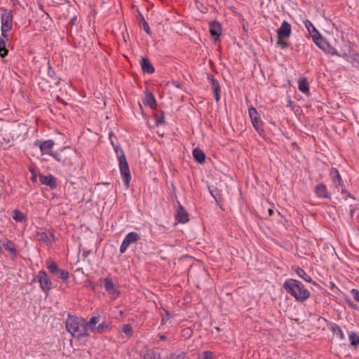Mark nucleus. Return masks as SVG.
<instances>
[{
	"mask_svg": "<svg viewBox=\"0 0 359 359\" xmlns=\"http://www.w3.org/2000/svg\"><path fill=\"white\" fill-rule=\"evenodd\" d=\"M283 287L286 292L292 296L297 302H304L310 297V292L302 282L296 279H286Z\"/></svg>",
	"mask_w": 359,
	"mask_h": 359,
	"instance_id": "nucleus-1",
	"label": "nucleus"
},
{
	"mask_svg": "<svg viewBox=\"0 0 359 359\" xmlns=\"http://www.w3.org/2000/svg\"><path fill=\"white\" fill-rule=\"evenodd\" d=\"M67 330L76 339L81 340L89 336L84 318L68 315L65 325Z\"/></svg>",
	"mask_w": 359,
	"mask_h": 359,
	"instance_id": "nucleus-2",
	"label": "nucleus"
},
{
	"mask_svg": "<svg viewBox=\"0 0 359 359\" xmlns=\"http://www.w3.org/2000/svg\"><path fill=\"white\" fill-rule=\"evenodd\" d=\"M112 133H109V139L111 145L114 149V151L116 154L117 158L118 160V165L121 172V175L123 177V180L125 182V184L127 187L130 185V181L131 180V175L129 169V166L123 149L120 147L119 145L116 144L114 141L112 140Z\"/></svg>",
	"mask_w": 359,
	"mask_h": 359,
	"instance_id": "nucleus-3",
	"label": "nucleus"
},
{
	"mask_svg": "<svg viewBox=\"0 0 359 359\" xmlns=\"http://www.w3.org/2000/svg\"><path fill=\"white\" fill-rule=\"evenodd\" d=\"M292 32V28L290 23L284 20L280 27L277 30V44L282 48H287L289 46L285 39H288Z\"/></svg>",
	"mask_w": 359,
	"mask_h": 359,
	"instance_id": "nucleus-4",
	"label": "nucleus"
},
{
	"mask_svg": "<svg viewBox=\"0 0 359 359\" xmlns=\"http://www.w3.org/2000/svg\"><path fill=\"white\" fill-rule=\"evenodd\" d=\"M13 15L11 10H4L1 17V29L2 37L8 39L7 32L12 29Z\"/></svg>",
	"mask_w": 359,
	"mask_h": 359,
	"instance_id": "nucleus-5",
	"label": "nucleus"
},
{
	"mask_svg": "<svg viewBox=\"0 0 359 359\" xmlns=\"http://www.w3.org/2000/svg\"><path fill=\"white\" fill-rule=\"evenodd\" d=\"M101 284L104 285V287L109 295L111 299H116L120 295V291L118 287L114 285L113 280L111 277L101 278L100 279Z\"/></svg>",
	"mask_w": 359,
	"mask_h": 359,
	"instance_id": "nucleus-6",
	"label": "nucleus"
},
{
	"mask_svg": "<svg viewBox=\"0 0 359 359\" xmlns=\"http://www.w3.org/2000/svg\"><path fill=\"white\" fill-rule=\"evenodd\" d=\"M140 236L137 232L132 231L128 233L125 236L120 246V252L123 254L127 250L130 244L137 243L139 240H140Z\"/></svg>",
	"mask_w": 359,
	"mask_h": 359,
	"instance_id": "nucleus-7",
	"label": "nucleus"
},
{
	"mask_svg": "<svg viewBox=\"0 0 359 359\" xmlns=\"http://www.w3.org/2000/svg\"><path fill=\"white\" fill-rule=\"evenodd\" d=\"M36 279L40 283V287L43 291L49 292L52 289V282L45 271H39Z\"/></svg>",
	"mask_w": 359,
	"mask_h": 359,
	"instance_id": "nucleus-8",
	"label": "nucleus"
},
{
	"mask_svg": "<svg viewBox=\"0 0 359 359\" xmlns=\"http://www.w3.org/2000/svg\"><path fill=\"white\" fill-rule=\"evenodd\" d=\"M35 147H37L40 149L41 154L51 155L53 152V148L55 145V142L52 140H37L34 143Z\"/></svg>",
	"mask_w": 359,
	"mask_h": 359,
	"instance_id": "nucleus-9",
	"label": "nucleus"
},
{
	"mask_svg": "<svg viewBox=\"0 0 359 359\" xmlns=\"http://www.w3.org/2000/svg\"><path fill=\"white\" fill-rule=\"evenodd\" d=\"M248 113L254 128L257 132L259 133L260 131H262V121L260 118L259 113L257 112V109L252 106H250L249 107Z\"/></svg>",
	"mask_w": 359,
	"mask_h": 359,
	"instance_id": "nucleus-10",
	"label": "nucleus"
},
{
	"mask_svg": "<svg viewBox=\"0 0 359 359\" xmlns=\"http://www.w3.org/2000/svg\"><path fill=\"white\" fill-rule=\"evenodd\" d=\"M39 181L42 184L48 186L50 189H53L57 187V181L56 178L52 175H44L42 174H40L39 176Z\"/></svg>",
	"mask_w": 359,
	"mask_h": 359,
	"instance_id": "nucleus-11",
	"label": "nucleus"
},
{
	"mask_svg": "<svg viewBox=\"0 0 359 359\" xmlns=\"http://www.w3.org/2000/svg\"><path fill=\"white\" fill-rule=\"evenodd\" d=\"M208 80L210 81L211 89L214 93L215 100L218 102L220 100V86L217 79L212 75L208 76Z\"/></svg>",
	"mask_w": 359,
	"mask_h": 359,
	"instance_id": "nucleus-12",
	"label": "nucleus"
},
{
	"mask_svg": "<svg viewBox=\"0 0 359 359\" xmlns=\"http://www.w3.org/2000/svg\"><path fill=\"white\" fill-rule=\"evenodd\" d=\"M1 244L3 248L11 255L15 257H17V250L15 247L14 243L7 238H4L1 240Z\"/></svg>",
	"mask_w": 359,
	"mask_h": 359,
	"instance_id": "nucleus-13",
	"label": "nucleus"
},
{
	"mask_svg": "<svg viewBox=\"0 0 359 359\" xmlns=\"http://www.w3.org/2000/svg\"><path fill=\"white\" fill-rule=\"evenodd\" d=\"M330 175L332 179V182L334 186L337 188L338 187H343L344 182L341 178V175L339 174L338 170L335 168H332L330 170Z\"/></svg>",
	"mask_w": 359,
	"mask_h": 359,
	"instance_id": "nucleus-14",
	"label": "nucleus"
},
{
	"mask_svg": "<svg viewBox=\"0 0 359 359\" xmlns=\"http://www.w3.org/2000/svg\"><path fill=\"white\" fill-rule=\"evenodd\" d=\"M315 193L319 198H330V196L329 194V192L327 189L326 186L323 184L320 183L318 184L315 188Z\"/></svg>",
	"mask_w": 359,
	"mask_h": 359,
	"instance_id": "nucleus-15",
	"label": "nucleus"
},
{
	"mask_svg": "<svg viewBox=\"0 0 359 359\" xmlns=\"http://www.w3.org/2000/svg\"><path fill=\"white\" fill-rule=\"evenodd\" d=\"M175 219L177 221H178V222L180 223H186L189 221L187 212L181 205H179V208L177 210Z\"/></svg>",
	"mask_w": 359,
	"mask_h": 359,
	"instance_id": "nucleus-16",
	"label": "nucleus"
},
{
	"mask_svg": "<svg viewBox=\"0 0 359 359\" xmlns=\"http://www.w3.org/2000/svg\"><path fill=\"white\" fill-rule=\"evenodd\" d=\"M140 65L142 71L145 73L152 74L155 71L154 66L147 57H141Z\"/></svg>",
	"mask_w": 359,
	"mask_h": 359,
	"instance_id": "nucleus-17",
	"label": "nucleus"
},
{
	"mask_svg": "<svg viewBox=\"0 0 359 359\" xmlns=\"http://www.w3.org/2000/svg\"><path fill=\"white\" fill-rule=\"evenodd\" d=\"M210 33L212 36L219 37L222 34V27L219 22L217 21L209 24Z\"/></svg>",
	"mask_w": 359,
	"mask_h": 359,
	"instance_id": "nucleus-18",
	"label": "nucleus"
},
{
	"mask_svg": "<svg viewBox=\"0 0 359 359\" xmlns=\"http://www.w3.org/2000/svg\"><path fill=\"white\" fill-rule=\"evenodd\" d=\"M144 103L145 105L149 106L151 109H155L156 107V100L154 95L150 92H147L145 93Z\"/></svg>",
	"mask_w": 359,
	"mask_h": 359,
	"instance_id": "nucleus-19",
	"label": "nucleus"
},
{
	"mask_svg": "<svg viewBox=\"0 0 359 359\" xmlns=\"http://www.w3.org/2000/svg\"><path fill=\"white\" fill-rule=\"evenodd\" d=\"M193 156L195 161L199 163H203L205 160V153L200 149L196 148L193 150Z\"/></svg>",
	"mask_w": 359,
	"mask_h": 359,
	"instance_id": "nucleus-20",
	"label": "nucleus"
},
{
	"mask_svg": "<svg viewBox=\"0 0 359 359\" xmlns=\"http://www.w3.org/2000/svg\"><path fill=\"white\" fill-rule=\"evenodd\" d=\"M46 266L52 274L55 276L59 274L60 269L58 268L57 264L52 259H49L48 260H47Z\"/></svg>",
	"mask_w": 359,
	"mask_h": 359,
	"instance_id": "nucleus-21",
	"label": "nucleus"
},
{
	"mask_svg": "<svg viewBox=\"0 0 359 359\" xmlns=\"http://www.w3.org/2000/svg\"><path fill=\"white\" fill-rule=\"evenodd\" d=\"M109 327V323L107 322H102L100 323L96 327L92 328L93 333L102 334L106 332Z\"/></svg>",
	"mask_w": 359,
	"mask_h": 359,
	"instance_id": "nucleus-22",
	"label": "nucleus"
},
{
	"mask_svg": "<svg viewBox=\"0 0 359 359\" xmlns=\"http://www.w3.org/2000/svg\"><path fill=\"white\" fill-rule=\"evenodd\" d=\"M295 272L299 278H303L305 281H306L308 283H312L313 284L315 283V282L312 280V278L309 276L307 275V273L303 269H302L300 267H297L295 269Z\"/></svg>",
	"mask_w": 359,
	"mask_h": 359,
	"instance_id": "nucleus-23",
	"label": "nucleus"
},
{
	"mask_svg": "<svg viewBox=\"0 0 359 359\" xmlns=\"http://www.w3.org/2000/svg\"><path fill=\"white\" fill-rule=\"evenodd\" d=\"M331 330L334 335L339 337L340 339L344 340L345 339V336L341 328L337 325L334 323L331 325Z\"/></svg>",
	"mask_w": 359,
	"mask_h": 359,
	"instance_id": "nucleus-24",
	"label": "nucleus"
},
{
	"mask_svg": "<svg viewBox=\"0 0 359 359\" xmlns=\"http://www.w3.org/2000/svg\"><path fill=\"white\" fill-rule=\"evenodd\" d=\"M298 88L303 93H309V86L306 78H302L299 81Z\"/></svg>",
	"mask_w": 359,
	"mask_h": 359,
	"instance_id": "nucleus-25",
	"label": "nucleus"
},
{
	"mask_svg": "<svg viewBox=\"0 0 359 359\" xmlns=\"http://www.w3.org/2000/svg\"><path fill=\"white\" fill-rule=\"evenodd\" d=\"M12 216L13 219H15L16 222H22L24 221H26L27 216L25 214L22 213L18 210H14L12 212Z\"/></svg>",
	"mask_w": 359,
	"mask_h": 359,
	"instance_id": "nucleus-26",
	"label": "nucleus"
},
{
	"mask_svg": "<svg viewBox=\"0 0 359 359\" xmlns=\"http://www.w3.org/2000/svg\"><path fill=\"white\" fill-rule=\"evenodd\" d=\"M348 62L353 67L359 68V54L352 50Z\"/></svg>",
	"mask_w": 359,
	"mask_h": 359,
	"instance_id": "nucleus-27",
	"label": "nucleus"
},
{
	"mask_svg": "<svg viewBox=\"0 0 359 359\" xmlns=\"http://www.w3.org/2000/svg\"><path fill=\"white\" fill-rule=\"evenodd\" d=\"M142 357L144 359H162L160 353L151 349L147 351Z\"/></svg>",
	"mask_w": 359,
	"mask_h": 359,
	"instance_id": "nucleus-28",
	"label": "nucleus"
},
{
	"mask_svg": "<svg viewBox=\"0 0 359 359\" xmlns=\"http://www.w3.org/2000/svg\"><path fill=\"white\" fill-rule=\"evenodd\" d=\"M304 24L311 36L314 34H318V31L310 20H306Z\"/></svg>",
	"mask_w": 359,
	"mask_h": 359,
	"instance_id": "nucleus-29",
	"label": "nucleus"
},
{
	"mask_svg": "<svg viewBox=\"0 0 359 359\" xmlns=\"http://www.w3.org/2000/svg\"><path fill=\"white\" fill-rule=\"evenodd\" d=\"M163 359H189L187 353L185 352H181L180 353H172L166 355Z\"/></svg>",
	"mask_w": 359,
	"mask_h": 359,
	"instance_id": "nucleus-30",
	"label": "nucleus"
},
{
	"mask_svg": "<svg viewBox=\"0 0 359 359\" xmlns=\"http://www.w3.org/2000/svg\"><path fill=\"white\" fill-rule=\"evenodd\" d=\"M348 339L351 346H357L359 344V337L355 332L348 333Z\"/></svg>",
	"mask_w": 359,
	"mask_h": 359,
	"instance_id": "nucleus-31",
	"label": "nucleus"
},
{
	"mask_svg": "<svg viewBox=\"0 0 359 359\" xmlns=\"http://www.w3.org/2000/svg\"><path fill=\"white\" fill-rule=\"evenodd\" d=\"M313 42L320 48H324L323 43H325V41L323 38L321 36L320 34L318 32V34H314L311 36Z\"/></svg>",
	"mask_w": 359,
	"mask_h": 359,
	"instance_id": "nucleus-32",
	"label": "nucleus"
},
{
	"mask_svg": "<svg viewBox=\"0 0 359 359\" xmlns=\"http://www.w3.org/2000/svg\"><path fill=\"white\" fill-rule=\"evenodd\" d=\"M57 161L62 163V164H67L69 162V158L67 157H63L61 154L57 152L53 153L51 155Z\"/></svg>",
	"mask_w": 359,
	"mask_h": 359,
	"instance_id": "nucleus-33",
	"label": "nucleus"
},
{
	"mask_svg": "<svg viewBox=\"0 0 359 359\" xmlns=\"http://www.w3.org/2000/svg\"><path fill=\"white\" fill-rule=\"evenodd\" d=\"M99 320L100 316H93L86 325L92 331V328L97 327L96 324L99 322Z\"/></svg>",
	"mask_w": 359,
	"mask_h": 359,
	"instance_id": "nucleus-34",
	"label": "nucleus"
},
{
	"mask_svg": "<svg viewBox=\"0 0 359 359\" xmlns=\"http://www.w3.org/2000/svg\"><path fill=\"white\" fill-rule=\"evenodd\" d=\"M8 54V50L6 48L5 41L0 37V56L4 57Z\"/></svg>",
	"mask_w": 359,
	"mask_h": 359,
	"instance_id": "nucleus-35",
	"label": "nucleus"
},
{
	"mask_svg": "<svg viewBox=\"0 0 359 359\" xmlns=\"http://www.w3.org/2000/svg\"><path fill=\"white\" fill-rule=\"evenodd\" d=\"M154 118L156 126L164 125L165 123L163 111H161V114L160 115L155 114Z\"/></svg>",
	"mask_w": 359,
	"mask_h": 359,
	"instance_id": "nucleus-36",
	"label": "nucleus"
},
{
	"mask_svg": "<svg viewBox=\"0 0 359 359\" xmlns=\"http://www.w3.org/2000/svg\"><path fill=\"white\" fill-rule=\"evenodd\" d=\"M60 278H61L63 281L67 282L69 278V273L68 271L65 269H60L59 274L56 275Z\"/></svg>",
	"mask_w": 359,
	"mask_h": 359,
	"instance_id": "nucleus-37",
	"label": "nucleus"
},
{
	"mask_svg": "<svg viewBox=\"0 0 359 359\" xmlns=\"http://www.w3.org/2000/svg\"><path fill=\"white\" fill-rule=\"evenodd\" d=\"M140 27L148 34H151V29H150V27L149 26V24L147 23V22L145 20V19L144 18V17L142 15H141V25H140Z\"/></svg>",
	"mask_w": 359,
	"mask_h": 359,
	"instance_id": "nucleus-38",
	"label": "nucleus"
},
{
	"mask_svg": "<svg viewBox=\"0 0 359 359\" xmlns=\"http://www.w3.org/2000/svg\"><path fill=\"white\" fill-rule=\"evenodd\" d=\"M122 332H124L128 337L133 335V327L130 325L125 324L122 327Z\"/></svg>",
	"mask_w": 359,
	"mask_h": 359,
	"instance_id": "nucleus-39",
	"label": "nucleus"
},
{
	"mask_svg": "<svg viewBox=\"0 0 359 359\" xmlns=\"http://www.w3.org/2000/svg\"><path fill=\"white\" fill-rule=\"evenodd\" d=\"M213 356V352L210 351H203L198 355V359H212Z\"/></svg>",
	"mask_w": 359,
	"mask_h": 359,
	"instance_id": "nucleus-40",
	"label": "nucleus"
},
{
	"mask_svg": "<svg viewBox=\"0 0 359 359\" xmlns=\"http://www.w3.org/2000/svg\"><path fill=\"white\" fill-rule=\"evenodd\" d=\"M163 313H161V324L164 325L169 319L170 314L168 311L165 309L163 310Z\"/></svg>",
	"mask_w": 359,
	"mask_h": 359,
	"instance_id": "nucleus-41",
	"label": "nucleus"
},
{
	"mask_svg": "<svg viewBox=\"0 0 359 359\" xmlns=\"http://www.w3.org/2000/svg\"><path fill=\"white\" fill-rule=\"evenodd\" d=\"M351 52H352V50L348 48V53H346V52L339 53L338 56L345 59L348 62V59L350 57Z\"/></svg>",
	"mask_w": 359,
	"mask_h": 359,
	"instance_id": "nucleus-42",
	"label": "nucleus"
},
{
	"mask_svg": "<svg viewBox=\"0 0 359 359\" xmlns=\"http://www.w3.org/2000/svg\"><path fill=\"white\" fill-rule=\"evenodd\" d=\"M29 170L32 173L30 180L33 182H37V173H36V170L33 168H30Z\"/></svg>",
	"mask_w": 359,
	"mask_h": 359,
	"instance_id": "nucleus-43",
	"label": "nucleus"
},
{
	"mask_svg": "<svg viewBox=\"0 0 359 359\" xmlns=\"http://www.w3.org/2000/svg\"><path fill=\"white\" fill-rule=\"evenodd\" d=\"M351 292L353 294L354 299L359 302V291L356 289H353Z\"/></svg>",
	"mask_w": 359,
	"mask_h": 359,
	"instance_id": "nucleus-44",
	"label": "nucleus"
},
{
	"mask_svg": "<svg viewBox=\"0 0 359 359\" xmlns=\"http://www.w3.org/2000/svg\"><path fill=\"white\" fill-rule=\"evenodd\" d=\"M48 235L46 233L43 232L39 234V239L43 241H46L48 240Z\"/></svg>",
	"mask_w": 359,
	"mask_h": 359,
	"instance_id": "nucleus-45",
	"label": "nucleus"
},
{
	"mask_svg": "<svg viewBox=\"0 0 359 359\" xmlns=\"http://www.w3.org/2000/svg\"><path fill=\"white\" fill-rule=\"evenodd\" d=\"M48 74L49 76H50L52 78H54V76H55V71L50 66L48 67Z\"/></svg>",
	"mask_w": 359,
	"mask_h": 359,
	"instance_id": "nucleus-46",
	"label": "nucleus"
},
{
	"mask_svg": "<svg viewBox=\"0 0 359 359\" xmlns=\"http://www.w3.org/2000/svg\"><path fill=\"white\" fill-rule=\"evenodd\" d=\"M348 304V306L354 309H358V306L357 304H355L354 302H351V301H349L348 300L347 301Z\"/></svg>",
	"mask_w": 359,
	"mask_h": 359,
	"instance_id": "nucleus-47",
	"label": "nucleus"
},
{
	"mask_svg": "<svg viewBox=\"0 0 359 359\" xmlns=\"http://www.w3.org/2000/svg\"><path fill=\"white\" fill-rule=\"evenodd\" d=\"M341 193H342V194H347V196L345 198V199H346V198H347V197L353 198V197H352V196H351V194H348V193H347V191H346V189H342V190H341Z\"/></svg>",
	"mask_w": 359,
	"mask_h": 359,
	"instance_id": "nucleus-48",
	"label": "nucleus"
},
{
	"mask_svg": "<svg viewBox=\"0 0 359 359\" xmlns=\"http://www.w3.org/2000/svg\"><path fill=\"white\" fill-rule=\"evenodd\" d=\"M339 53V52H338L337 49L332 48V50L331 51V54L332 55H337L338 56Z\"/></svg>",
	"mask_w": 359,
	"mask_h": 359,
	"instance_id": "nucleus-49",
	"label": "nucleus"
},
{
	"mask_svg": "<svg viewBox=\"0 0 359 359\" xmlns=\"http://www.w3.org/2000/svg\"><path fill=\"white\" fill-rule=\"evenodd\" d=\"M158 338H159L160 340H163V341L166 339V337L165 335H163V334H160L158 336Z\"/></svg>",
	"mask_w": 359,
	"mask_h": 359,
	"instance_id": "nucleus-50",
	"label": "nucleus"
},
{
	"mask_svg": "<svg viewBox=\"0 0 359 359\" xmlns=\"http://www.w3.org/2000/svg\"><path fill=\"white\" fill-rule=\"evenodd\" d=\"M76 20H77V19H76V17H75V18H73L72 19H71V20H70V23H71L72 25H74V24L76 23Z\"/></svg>",
	"mask_w": 359,
	"mask_h": 359,
	"instance_id": "nucleus-51",
	"label": "nucleus"
},
{
	"mask_svg": "<svg viewBox=\"0 0 359 359\" xmlns=\"http://www.w3.org/2000/svg\"><path fill=\"white\" fill-rule=\"evenodd\" d=\"M90 252V251H84V252H83V256L84 257H87L89 255Z\"/></svg>",
	"mask_w": 359,
	"mask_h": 359,
	"instance_id": "nucleus-52",
	"label": "nucleus"
},
{
	"mask_svg": "<svg viewBox=\"0 0 359 359\" xmlns=\"http://www.w3.org/2000/svg\"><path fill=\"white\" fill-rule=\"evenodd\" d=\"M268 212H269V215L270 216H272V215H273V210L272 209L269 208V209L268 210Z\"/></svg>",
	"mask_w": 359,
	"mask_h": 359,
	"instance_id": "nucleus-53",
	"label": "nucleus"
},
{
	"mask_svg": "<svg viewBox=\"0 0 359 359\" xmlns=\"http://www.w3.org/2000/svg\"><path fill=\"white\" fill-rule=\"evenodd\" d=\"M289 104H292V101L291 100H289Z\"/></svg>",
	"mask_w": 359,
	"mask_h": 359,
	"instance_id": "nucleus-54",
	"label": "nucleus"
}]
</instances>
